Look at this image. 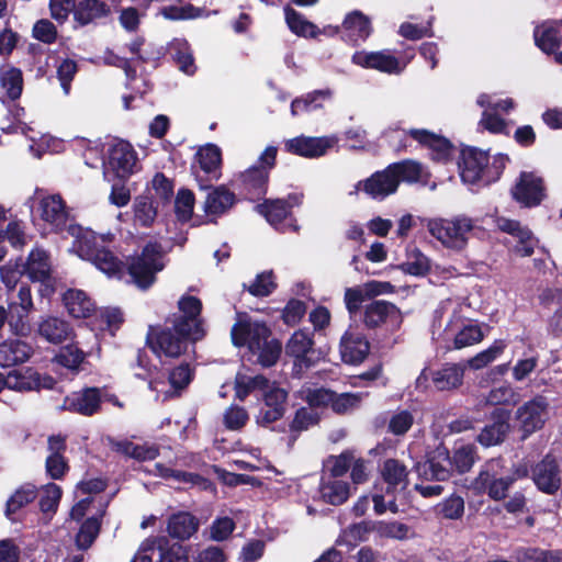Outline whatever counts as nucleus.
Returning <instances> with one entry per match:
<instances>
[{
    "label": "nucleus",
    "mask_w": 562,
    "mask_h": 562,
    "mask_svg": "<svg viewBox=\"0 0 562 562\" xmlns=\"http://www.w3.org/2000/svg\"><path fill=\"white\" fill-rule=\"evenodd\" d=\"M41 218L55 231L67 229L75 237L74 248L85 260L91 261L109 277L120 276L122 262L105 247L113 239L112 234L99 235L80 226L68 224L69 215L59 194L43 196L38 203Z\"/></svg>",
    "instance_id": "obj_1"
},
{
    "label": "nucleus",
    "mask_w": 562,
    "mask_h": 562,
    "mask_svg": "<svg viewBox=\"0 0 562 562\" xmlns=\"http://www.w3.org/2000/svg\"><path fill=\"white\" fill-rule=\"evenodd\" d=\"M474 227V221L467 216L429 220L427 223L428 232L443 247L457 251L467 247L469 235Z\"/></svg>",
    "instance_id": "obj_2"
},
{
    "label": "nucleus",
    "mask_w": 562,
    "mask_h": 562,
    "mask_svg": "<svg viewBox=\"0 0 562 562\" xmlns=\"http://www.w3.org/2000/svg\"><path fill=\"white\" fill-rule=\"evenodd\" d=\"M170 324L149 338L151 350L159 358H178L187 350L189 340H194L192 333H183L182 327L172 321Z\"/></svg>",
    "instance_id": "obj_3"
},
{
    "label": "nucleus",
    "mask_w": 562,
    "mask_h": 562,
    "mask_svg": "<svg viewBox=\"0 0 562 562\" xmlns=\"http://www.w3.org/2000/svg\"><path fill=\"white\" fill-rule=\"evenodd\" d=\"M24 274L32 282H40L42 296H50L55 292V279L48 252L42 248H34L22 265Z\"/></svg>",
    "instance_id": "obj_4"
},
{
    "label": "nucleus",
    "mask_w": 562,
    "mask_h": 562,
    "mask_svg": "<svg viewBox=\"0 0 562 562\" xmlns=\"http://www.w3.org/2000/svg\"><path fill=\"white\" fill-rule=\"evenodd\" d=\"M164 267L162 255L158 247L147 245L142 255L130 265L128 272L138 288L147 289L155 282V274Z\"/></svg>",
    "instance_id": "obj_5"
},
{
    "label": "nucleus",
    "mask_w": 562,
    "mask_h": 562,
    "mask_svg": "<svg viewBox=\"0 0 562 562\" xmlns=\"http://www.w3.org/2000/svg\"><path fill=\"white\" fill-rule=\"evenodd\" d=\"M519 429L528 436L541 429L549 418V402L542 395H536L520 405L515 413Z\"/></svg>",
    "instance_id": "obj_6"
},
{
    "label": "nucleus",
    "mask_w": 562,
    "mask_h": 562,
    "mask_svg": "<svg viewBox=\"0 0 562 562\" xmlns=\"http://www.w3.org/2000/svg\"><path fill=\"white\" fill-rule=\"evenodd\" d=\"M269 329L265 323L252 321L246 315H239L232 328V340L235 346H246L250 351L260 347L269 338Z\"/></svg>",
    "instance_id": "obj_7"
},
{
    "label": "nucleus",
    "mask_w": 562,
    "mask_h": 562,
    "mask_svg": "<svg viewBox=\"0 0 562 562\" xmlns=\"http://www.w3.org/2000/svg\"><path fill=\"white\" fill-rule=\"evenodd\" d=\"M445 336L448 340H452L454 349H462L480 344L485 333L482 325L454 317L446 326Z\"/></svg>",
    "instance_id": "obj_8"
},
{
    "label": "nucleus",
    "mask_w": 562,
    "mask_h": 562,
    "mask_svg": "<svg viewBox=\"0 0 562 562\" xmlns=\"http://www.w3.org/2000/svg\"><path fill=\"white\" fill-rule=\"evenodd\" d=\"M136 154L132 145L124 140H119L112 145L109 159L105 165L104 176L124 179L131 176L136 168Z\"/></svg>",
    "instance_id": "obj_9"
},
{
    "label": "nucleus",
    "mask_w": 562,
    "mask_h": 562,
    "mask_svg": "<svg viewBox=\"0 0 562 562\" xmlns=\"http://www.w3.org/2000/svg\"><path fill=\"white\" fill-rule=\"evenodd\" d=\"M261 392L265 403L256 416V423L267 427L284 415L288 392L276 385V383H270V387Z\"/></svg>",
    "instance_id": "obj_10"
},
{
    "label": "nucleus",
    "mask_w": 562,
    "mask_h": 562,
    "mask_svg": "<svg viewBox=\"0 0 562 562\" xmlns=\"http://www.w3.org/2000/svg\"><path fill=\"white\" fill-rule=\"evenodd\" d=\"M178 307L180 314L175 316L172 322L181 326L183 333H192L194 340L202 338L203 329L200 319L202 310L201 301L192 295H183L178 302Z\"/></svg>",
    "instance_id": "obj_11"
},
{
    "label": "nucleus",
    "mask_w": 562,
    "mask_h": 562,
    "mask_svg": "<svg viewBox=\"0 0 562 562\" xmlns=\"http://www.w3.org/2000/svg\"><path fill=\"white\" fill-rule=\"evenodd\" d=\"M337 142L336 136L308 137L302 135L288 139L284 146L291 154L306 158H317L325 155Z\"/></svg>",
    "instance_id": "obj_12"
},
{
    "label": "nucleus",
    "mask_w": 562,
    "mask_h": 562,
    "mask_svg": "<svg viewBox=\"0 0 562 562\" xmlns=\"http://www.w3.org/2000/svg\"><path fill=\"white\" fill-rule=\"evenodd\" d=\"M495 223L499 231L512 235L517 240L513 248L516 255L529 257L533 254L538 239L527 227H522L518 222L506 217H497Z\"/></svg>",
    "instance_id": "obj_13"
},
{
    "label": "nucleus",
    "mask_w": 562,
    "mask_h": 562,
    "mask_svg": "<svg viewBox=\"0 0 562 562\" xmlns=\"http://www.w3.org/2000/svg\"><path fill=\"white\" fill-rule=\"evenodd\" d=\"M352 63L363 67L375 69L387 74H400L404 68L405 64L390 54L389 52H356L351 58Z\"/></svg>",
    "instance_id": "obj_14"
},
{
    "label": "nucleus",
    "mask_w": 562,
    "mask_h": 562,
    "mask_svg": "<svg viewBox=\"0 0 562 562\" xmlns=\"http://www.w3.org/2000/svg\"><path fill=\"white\" fill-rule=\"evenodd\" d=\"M5 378V387L18 392L37 391L40 389H52L54 380L50 376H41L33 369L13 370Z\"/></svg>",
    "instance_id": "obj_15"
},
{
    "label": "nucleus",
    "mask_w": 562,
    "mask_h": 562,
    "mask_svg": "<svg viewBox=\"0 0 562 562\" xmlns=\"http://www.w3.org/2000/svg\"><path fill=\"white\" fill-rule=\"evenodd\" d=\"M192 379V371L188 364H181L169 374L168 382L162 380H150L149 389L157 393V400L162 401L177 395L186 389Z\"/></svg>",
    "instance_id": "obj_16"
},
{
    "label": "nucleus",
    "mask_w": 562,
    "mask_h": 562,
    "mask_svg": "<svg viewBox=\"0 0 562 562\" xmlns=\"http://www.w3.org/2000/svg\"><path fill=\"white\" fill-rule=\"evenodd\" d=\"M513 196L525 206L538 205L544 196L542 179L532 172H522L513 190Z\"/></svg>",
    "instance_id": "obj_17"
},
{
    "label": "nucleus",
    "mask_w": 562,
    "mask_h": 562,
    "mask_svg": "<svg viewBox=\"0 0 562 562\" xmlns=\"http://www.w3.org/2000/svg\"><path fill=\"white\" fill-rule=\"evenodd\" d=\"M488 162L487 154L479 149H468L462 153V162L459 165L460 176L465 183H475L485 177Z\"/></svg>",
    "instance_id": "obj_18"
},
{
    "label": "nucleus",
    "mask_w": 562,
    "mask_h": 562,
    "mask_svg": "<svg viewBox=\"0 0 562 562\" xmlns=\"http://www.w3.org/2000/svg\"><path fill=\"white\" fill-rule=\"evenodd\" d=\"M277 151V147H267L259 157L260 165L250 167L241 175L243 182L249 189H261L267 183L269 170L276 162Z\"/></svg>",
    "instance_id": "obj_19"
},
{
    "label": "nucleus",
    "mask_w": 562,
    "mask_h": 562,
    "mask_svg": "<svg viewBox=\"0 0 562 562\" xmlns=\"http://www.w3.org/2000/svg\"><path fill=\"white\" fill-rule=\"evenodd\" d=\"M532 480L547 494H554L561 485L560 471L555 460L546 457L532 469Z\"/></svg>",
    "instance_id": "obj_20"
},
{
    "label": "nucleus",
    "mask_w": 562,
    "mask_h": 562,
    "mask_svg": "<svg viewBox=\"0 0 562 562\" xmlns=\"http://www.w3.org/2000/svg\"><path fill=\"white\" fill-rule=\"evenodd\" d=\"M451 458L446 448H437L431 458L417 465V472L426 480L446 481L451 473Z\"/></svg>",
    "instance_id": "obj_21"
},
{
    "label": "nucleus",
    "mask_w": 562,
    "mask_h": 562,
    "mask_svg": "<svg viewBox=\"0 0 562 562\" xmlns=\"http://www.w3.org/2000/svg\"><path fill=\"white\" fill-rule=\"evenodd\" d=\"M361 186H363L366 193L373 199H384L396 191L398 179L392 173V169L387 167L385 170L372 175L363 183L359 182L355 187V192H357Z\"/></svg>",
    "instance_id": "obj_22"
},
{
    "label": "nucleus",
    "mask_w": 562,
    "mask_h": 562,
    "mask_svg": "<svg viewBox=\"0 0 562 562\" xmlns=\"http://www.w3.org/2000/svg\"><path fill=\"white\" fill-rule=\"evenodd\" d=\"M514 484V479H496L488 469L482 470L474 479L472 486L476 493L486 492L494 501H502L507 496L509 487Z\"/></svg>",
    "instance_id": "obj_23"
},
{
    "label": "nucleus",
    "mask_w": 562,
    "mask_h": 562,
    "mask_svg": "<svg viewBox=\"0 0 562 562\" xmlns=\"http://www.w3.org/2000/svg\"><path fill=\"white\" fill-rule=\"evenodd\" d=\"M369 342L357 331L347 330L340 340V355L346 363L357 364L369 353Z\"/></svg>",
    "instance_id": "obj_24"
},
{
    "label": "nucleus",
    "mask_w": 562,
    "mask_h": 562,
    "mask_svg": "<svg viewBox=\"0 0 562 562\" xmlns=\"http://www.w3.org/2000/svg\"><path fill=\"white\" fill-rule=\"evenodd\" d=\"M381 476L386 486L387 495H395L403 492L408 485V471L406 467L396 459H387L381 468Z\"/></svg>",
    "instance_id": "obj_25"
},
{
    "label": "nucleus",
    "mask_w": 562,
    "mask_h": 562,
    "mask_svg": "<svg viewBox=\"0 0 562 562\" xmlns=\"http://www.w3.org/2000/svg\"><path fill=\"white\" fill-rule=\"evenodd\" d=\"M364 322L369 327H376L383 323L397 326L402 322V316L394 304L375 301L366 308Z\"/></svg>",
    "instance_id": "obj_26"
},
{
    "label": "nucleus",
    "mask_w": 562,
    "mask_h": 562,
    "mask_svg": "<svg viewBox=\"0 0 562 562\" xmlns=\"http://www.w3.org/2000/svg\"><path fill=\"white\" fill-rule=\"evenodd\" d=\"M100 407V391L95 387L83 390L81 393H75L67 396L63 408L81 415L90 416Z\"/></svg>",
    "instance_id": "obj_27"
},
{
    "label": "nucleus",
    "mask_w": 562,
    "mask_h": 562,
    "mask_svg": "<svg viewBox=\"0 0 562 562\" xmlns=\"http://www.w3.org/2000/svg\"><path fill=\"white\" fill-rule=\"evenodd\" d=\"M344 37L353 44L366 41L371 32V21L360 11L348 13L342 22Z\"/></svg>",
    "instance_id": "obj_28"
},
{
    "label": "nucleus",
    "mask_w": 562,
    "mask_h": 562,
    "mask_svg": "<svg viewBox=\"0 0 562 562\" xmlns=\"http://www.w3.org/2000/svg\"><path fill=\"white\" fill-rule=\"evenodd\" d=\"M409 135L430 150L434 160L443 161L451 154V144L445 137L426 130H411Z\"/></svg>",
    "instance_id": "obj_29"
},
{
    "label": "nucleus",
    "mask_w": 562,
    "mask_h": 562,
    "mask_svg": "<svg viewBox=\"0 0 562 562\" xmlns=\"http://www.w3.org/2000/svg\"><path fill=\"white\" fill-rule=\"evenodd\" d=\"M509 413L505 411H495V420L486 426L477 436V440L484 447H491L501 443L509 431Z\"/></svg>",
    "instance_id": "obj_30"
},
{
    "label": "nucleus",
    "mask_w": 562,
    "mask_h": 562,
    "mask_svg": "<svg viewBox=\"0 0 562 562\" xmlns=\"http://www.w3.org/2000/svg\"><path fill=\"white\" fill-rule=\"evenodd\" d=\"M33 353L32 347L25 341L10 339L0 344V366L11 367L25 362Z\"/></svg>",
    "instance_id": "obj_31"
},
{
    "label": "nucleus",
    "mask_w": 562,
    "mask_h": 562,
    "mask_svg": "<svg viewBox=\"0 0 562 562\" xmlns=\"http://www.w3.org/2000/svg\"><path fill=\"white\" fill-rule=\"evenodd\" d=\"M38 334L48 342L60 344L71 336V328L66 321L47 316L40 322Z\"/></svg>",
    "instance_id": "obj_32"
},
{
    "label": "nucleus",
    "mask_w": 562,
    "mask_h": 562,
    "mask_svg": "<svg viewBox=\"0 0 562 562\" xmlns=\"http://www.w3.org/2000/svg\"><path fill=\"white\" fill-rule=\"evenodd\" d=\"M465 368L462 364L450 363L432 374V382L437 390L449 391L462 384Z\"/></svg>",
    "instance_id": "obj_33"
},
{
    "label": "nucleus",
    "mask_w": 562,
    "mask_h": 562,
    "mask_svg": "<svg viewBox=\"0 0 562 562\" xmlns=\"http://www.w3.org/2000/svg\"><path fill=\"white\" fill-rule=\"evenodd\" d=\"M234 202V193L224 187H218L207 193L204 202V212L210 217H217L232 207Z\"/></svg>",
    "instance_id": "obj_34"
},
{
    "label": "nucleus",
    "mask_w": 562,
    "mask_h": 562,
    "mask_svg": "<svg viewBox=\"0 0 562 562\" xmlns=\"http://www.w3.org/2000/svg\"><path fill=\"white\" fill-rule=\"evenodd\" d=\"M64 302L68 313L76 318H86L94 311L93 302L81 290H68Z\"/></svg>",
    "instance_id": "obj_35"
},
{
    "label": "nucleus",
    "mask_w": 562,
    "mask_h": 562,
    "mask_svg": "<svg viewBox=\"0 0 562 562\" xmlns=\"http://www.w3.org/2000/svg\"><path fill=\"white\" fill-rule=\"evenodd\" d=\"M199 522L189 513H178L168 520L167 530L172 538L179 540L189 539L198 530Z\"/></svg>",
    "instance_id": "obj_36"
},
{
    "label": "nucleus",
    "mask_w": 562,
    "mask_h": 562,
    "mask_svg": "<svg viewBox=\"0 0 562 562\" xmlns=\"http://www.w3.org/2000/svg\"><path fill=\"white\" fill-rule=\"evenodd\" d=\"M535 41L541 50L549 54L560 47L561 35L554 23L546 22L535 30Z\"/></svg>",
    "instance_id": "obj_37"
},
{
    "label": "nucleus",
    "mask_w": 562,
    "mask_h": 562,
    "mask_svg": "<svg viewBox=\"0 0 562 562\" xmlns=\"http://www.w3.org/2000/svg\"><path fill=\"white\" fill-rule=\"evenodd\" d=\"M109 7L100 0H81L75 8V19L82 25L109 13Z\"/></svg>",
    "instance_id": "obj_38"
},
{
    "label": "nucleus",
    "mask_w": 562,
    "mask_h": 562,
    "mask_svg": "<svg viewBox=\"0 0 562 562\" xmlns=\"http://www.w3.org/2000/svg\"><path fill=\"white\" fill-rule=\"evenodd\" d=\"M293 206L289 201L284 200H269L263 204L257 206L260 214H262L267 221L278 227L290 214V209Z\"/></svg>",
    "instance_id": "obj_39"
},
{
    "label": "nucleus",
    "mask_w": 562,
    "mask_h": 562,
    "mask_svg": "<svg viewBox=\"0 0 562 562\" xmlns=\"http://www.w3.org/2000/svg\"><path fill=\"white\" fill-rule=\"evenodd\" d=\"M321 495L328 504L341 505L350 495V486L344 481H324L321 485Z\"/></svg>",
    "instance_id": "obj_40"
},
{
    "label": "nucleus",
    "mask_w": 562,
    "mask_h": 562,
    "mask_svg": "<svg viewBox=\"0 0 562 562\" xmlns=\"http://www.w3.org/2000/svg\"><path fill=\"white\" fill-rule=\"evenodd\" d=\"M0 83L10 99H18L21 95L23 89V78L21 70L8 65L2 66L0 68Z\"/></svg>",
    "instance_id": "obj_41"
},
{
    "label": "nucleus",
    "mask_w": 562,
    "mask_h": 562,
    "mask_svg": "<svg viewBox=\"0 0 562 562\" xmlns=\"http://www.w3.org/2000/svg\"><path fill=\"white\" fill-rule=\"evenodd\" d=\"M196 157L200 167L204 172L212 175V178L214 179L220 178L218 169L222 162V156L217 146L210 144L200 148Z\"/></svg>",
    "instance_id": "obj_42"
},
{
    "label": "nucleus",
    "mask_w": 562,
    "mask_h": 562,
    "mask_svg": "<svg viewBox=\"0 0 562 562\" xmlns=\"http://www.w3.org/2000/svg\"><path fill=\"white\" fill-rule=\"evenodd\" d=\"M506 348L507 342L504 339H496L488 348L480 351L473 358H471L468 361V364L473 370L483 369L498 359Z\"/></svg>",
    "instance_id": "obj_43"
},
{
    "label": "nucleus",
    "mask_w": 562,
    "mask_h": 562,
    "mask_svg": "<svg viewBox=\"0 0 562 562\" xmlns=\"http://www.w3.org/2000/svg\"><path fill=\"white\" fill-rule=\"evenodd\" d=\"M285 21L290 30L299 36L315 37L318 33L317 26L307 21L294 9L286 7L284 9Z\"/></svg>",
    "instance_id": "obj_44"
},
{
    "label": "nucleus",
    "mask_w": 562,
    "mask_h": 562,
    "mask_svg": "<svg viewBox=\"0 0 562 562\" xmlns=\"http://www.w3.org/2000/svg\"><path fill=\"white\" fill-rule=\"evenodd\" d=\"M331 90L324 89L313 91L306 94V97L304 98H297L291 104V113L293 116H295L302 112L318 109L322 106V103L319 101L329 100L331 98Z\"/></svg>",
    "instance_id": "obj_45"
},
{
    "label": "nucleus",
    "mask_w": 562,
    "mask_h": 562,
    "mask_svg": "<svg viewBox=\"0 0 562 562\" xmlns=\"http://www.w3.org/2000/svg\"><path fill=\"white\" fill-rule=\"evenodd\" d=\"M270 387V381L262 375L249 376L238 373L235 380L236 396L244 401L246 396L254 390H266Z\"/></svg>",
    "instance_id": "obj_46"
},
{
    "label": "nucleus",
    "mask_w": 562,
    "mask_h": 562,
    "mask_svg": "<svg viewBox=\"0 0 562 562\" xmlns=\"http://www.w3.org/2000/svg\"><path fill=\"white\" fill-rule=\"evenodd\" d=\"M171 52L179 69L182 72L187 75H193L195 72L196 67L194 65V59L186 41L176 40L171 44Z\"/></svg>",
    "instance_id": "obj_47"
},
{
    "label": "nucleus",
    "mask_w": 562,
    "mask_h": 562,
    "mask_svg": "<svg viewBox=\"0 0 562 562\" xmlns=\"http://www.w3.org/2000/svg\"><path fill=\"white\" fill-rule=\"evenodd\" d=\"M134 221L142 226H149L157 216V209L149 196H138L134 201Z\"/></svg>",
    "instance_id": "obj_48"
},
{
    "label": "nucleus",
    "mask_w": 562,
    "mask_h": 562,
    "mask_svg": "<svg viewBox=\"0 0 562 562\" xmlns=\"http://www.w3.org/2000/svg\"><path fill=\"white\" fill-rule=\"evenodd\" d=\"M366 396L364 393H333L331 409L337 414H347L358 408Z\"/></svg>",
    "instance_id": "obj_49"
},
{
    "label": "nucleus",
    "mask_w": 562,
    "mask_h": 562,
    "mask_svg": "<svg viewBox=\"0 0 562 562\" xmlns=\"http://www.w3.org/2000/svg\"><path fill=\"white\" fill-rule=\"evenodd\" d=\"M519 401V393L509 384L492 389L485 397L488 405H515Z\"/></svg>",
    "instance_id": "obj_50"
},
{
    "label": "nucleus",
    "mask_w": 562,
    "mask_h": 562,
    "mask_svg": "<svg viewBox=\"0 0 562 562\" xmlns=\"http://www.w3.org/2000/svg\"><path fill=\"white\" fill-rule=\"evenodd\" d=\"M313 346L311 334L304 330L295 331L286 345V352L296 359L304 358Z\"/></svg>",
    "instance_id": "obj_51"
},
{
    "label": "nucleus",
    "mask_w": 562,
    "mask_h": 562,
    "mask_svg": "<svg viewBox=\"0 0 562 562\" xmlns=\"http://www.w3.org/2000/svg\"><path fill=\"white\" fill-rule=\"evenodd\" d=\"M254 355H257V361L263 367L273 366L280 356L281 345L276 339H265L260 347L256 350L251 351Z\"/></svg>",
    "instance_id": "obj_52"
},
{
    "label": "nucleus",
    "mask_w": 562,
    "mask_h": 562,
    "mask_svg": "<svg viewBox=\"0 0 562 562\" xmlns=\"http://www.w3.org/2000/svg\"><path fill=\"white\" fill-rule=\"evenodd\" d=\"M392 169V173L400 181L416 182L422 177V166L414 160H405L402 162L393 164L389 166Z\"/></svg>",
    "instance_id": "obj_53"
},
{
    "label": "nucleus",
    "mask_w": 562,
    "mask_h": 562,
    "mask_svg": "<svg viewBox=\"0 0 562 562\" xmlns=\"http://www.w3.org/2000/svg\"><path fill=\"white\" fill-rule=\"evenodd\" d=\"M333 393L326 389L303 387L299 391L300 397L305 401L311 408L330 406Z\"/></svg>",
    "instance_id": "obj_54"
},
{
    "label": "nucleus",
    "mask_w": 562,
    "mask_h": 562,
    "mask_svg": "<svg viewBox=\"0 0 562 562\" xmlns=\"http://www.w3.org/2000/svg\"><path fill=\"white\" fill-rule=\"evenodd\" d=\"M401 269L412 276H424L430 269V260L420 250L414 249L408 259L402 263Z\"/></svg>",
    "instance_id": "obj_55"
},
{
    "label": "nucleus",
    "mask_w": 562,
    "mask_h": 562,
    "mask_svg": "<svg viewBox=\"0 0 562 562\" xmlns=\"http://www.w3.org/2000/svg\"><path fill=\"white\" fill-rule=\"evenodd\" d=\"M36 491L33 485H25L16 490L7 503V516L15 514L20 508L34 501Z\"/></svg>",
    "instance_id": "obj_56"
},
{
    "label": "nucleus",
    "mask_w": 562,
    "mask_h": 562,
    "mask_svg": "<svg viewBox=\"0 0 562 562\" xmlns=\"http://www.w3.org/2000/svg\"><path fill=\"white\" fill-rule=\"evenodd\" d=\"M100 531V520L97 517L88 518L80 527L76 537V543L79 549H88Z\"/></svg>",
    "instance_id": "obj_57"
},
{
    "label": "nucleus",
    "mask_w": 562,
    "mask_h": 562,
    "mask_svg": "<svg viewBox=\"0 0 562 562\" xmlns=\"http://www.w3.org/2000/svg\"><path fill=\"white\" fill-rule=\"evenodd\" d=\"M373 529L380 537L403 540L409 537L411 529L407 525L398 521H379Z\"/></svg>",
    "instance_id": "obj_58"
},
{
    "label": "nucleus",
    "mask_w": 562,
    "mask_h": 562,
    "mask_svg": "<svg viewBox=\"0 0 562 562\" xmlns=\"http://www.w3.org/2000/svg\"><path fill=\"white\" fill-rule=\"evenodd\" d=\"M160 13L168 20H189L202 16V9L195 8L192 4L182 7L168 5L161 9Z\"/></svg>",
    "instance_id": "obj_59"
},
{
    "label": "nucleus",
    "mask_w": 562,
    "mask_h": 562,
    "mask_svg": "<svg viewBox=\"0 0 562 562\" xmlns=\"http://www.w3.org/2000/svg\"><path fill=\"white\" fill-rule=\"evenodd\" d=\"M475 461V448L472 445H464L454 451L451 459L452 465L460 473L468 472Z\"/></svg>",
    "instance_id": "obj_60"
},
{
    "label": "nucleus",
    "mask_w": 562,
    "mask_h": 562,
    "mask_svg": "<svg viewBox=\"0 0 562 562\" xmlns=\"http://www.w3.org/2000/svg\"><path fill=\"white\" fill-rule=\"evenodd\" d=\"M159 542V562H188L187 548L179 543H173L164 547L161 542H167L165 539H157Z\"/></svg>",
    "instance_id": "obj_61"
},
{
    "label": "nucleus",
    "mask_w": 562,
    "mask_h": 562,
    "mask_svg": "<svg viewBox=\"0 0 562 562\" xmlns=\"http://www.w3.org/2000/svg\"><path fill=\"white\" fill-rule=\"evenodd\" d=\"M440 515L447 519H459L464 513V501L461 496L452 495L437 506Z\"/></svg>",
    "instance_id": "obj_62"
},
{
    "label": "nucleus",
    "mask_w": 562,
    "mask_h": 562,
    "mask_svg": "<svg viewBox=\"0 0 562 562\" xmlns=\"http://www.w3.org/2000/svg\"><path fill=\"white\" fill-rule=\"evenodd\" d=\"M60 497L61 490L58 485H46L40 501L41 510L44 514H54L58 507Z\"/></svg>",
    "instance_id": "obj_63"
},
{
    "label": "nucleus",
    "mask_w": 562,
    "mask_h": 562,
    "mask_svg": "<svg viewBox=\"0 0 562 562\" xmlns=\"http://www.w3.org/2000/svg\"><path fill=\"white\" fill-rule=\"evenodd\" d=\"M319 415L310 406L302 407L296 411L295 416L291 423V429L302 431L308 429L311 426L317 424Z\"/></svg>",
    "instance_id": "obj_64"
}]
</instances>
